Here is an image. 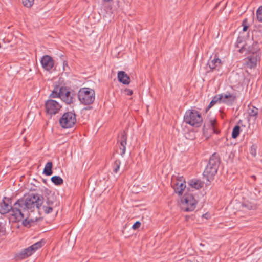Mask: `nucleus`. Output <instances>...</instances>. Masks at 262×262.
Returning a JSON list of instances; mask_svg holds the SVG:
<instances>
[{"mask_svg":"<svg viewBox=\"0 0 262 262\" xmlns=\"http://www.w3.org/2000/svg\"><path fill=\"white\" fill-rule=\"evenodd\" d=\"M182 202L184 206L183 209L185 211L189 212L193 211L197 204V201L192 194H186L182 199Z\"/></svg>","mask_w":262,"mask_h":262,"instance_id":"obj_6","label":"nucleus"},{"mask_svg":"<svg viewBox=\"0 0 262 262\" xmlns=\"http://www.w3.org/2000/svg\"><path fill=\"white\" fill-rule=\"evenodd\" d=\"M261 59V54L250 55L245 59V64L249 68H255Z\"/></svg>","mask_w":262,"mask_h":262,"instance_id":"obj_11","label":"nucleus"},{"mask_svg":"<svg viewBox=\"0 0 262 262\" xmlns=\"http://www.w3.org/2000/svg\"><path fill=\"white\" fill-rule=\"evenodd\" d=\"M1 209H0V213L2 214H5L7 213H10V214L14 217V219L15 221L16 220V214L17 213L16 211H14L13 209L14 208V205L13 206L9 205L8 203H6L5 201H3L1 204Z\"/></svg>","mask_w":262,"mask_h":262,"instance_id":"obj_12","label":"nucleus"},{"mask_svg":"<svg viewBox=\"0 0 262 262\" xmlns=\"http://www.w3.org/2000/svg\"><path fill=\"white\" fill-rule=\"evenodd\" d=\"M52 167H53L52 163L51 162H48L45 165L43 173L45 174H46V176H51L53 173V171L52 170Z\"/></svg>","mask_w":262,"mask_h":262,"instance_id":"obj_20","label":"nucleus"},{"mask_svg":"<svg viewBox=\"0 0 262 262\" xmlns=\"http://www.w3.org/2000/svg\"><path fill=\"white\" fill-rule=\"evenodd\" d=\"M124 92L126 95L128 96L132 95L133 94V91L128 89H125L124 90Z\"/></svg>","mask_w":262,"mask_h":262,"instance_id":"obj_36","label":"nucleus"},{"mask_svg":"<svg viewBox=\"0 0 262 262\" xmlns=\"http://www.w3.org/2000/svg\"><path fill=\"white\" fill-rule=\"evenodd\" d=\"M51 180L55 185H61L63 183V179L59 176H53Z\"/></svg>","mask_w":262,"mask_h":262,"instance_id":"obj_24","label":"nucleus"},{"mask_svg":"<svg viewBox=\"0 0 262 262\" xmlns=\"http://www.w3.org/2000/svg\"><path fill=\"white\" fill-rule=\"evenodd\" d=\"M42 209L44 212L47 214L50 213L53 211L52 206L43 205Z\"/></svg>","mask_w":262,"mask_h":262,"instance_id":"obj_31","label":"nucleus"},{"mask_svg":"<svg viewBox=\"0 0 262 262\" xmlns=\"http://www.w3.org/2000/svg\"><path fill=\"white\" fill-rule=\"evenodd\" d=\"M118 79L119 82L125 85L129 84L130 82L129 76L123 71L118 72Z\"/></svg>","mask_w":262,"mask_h":262,"instance_id":"obj_17","label":"nucleus"},{"mask_svg":"<svg viewBox=\"0 0 262 262\" xmlns=\"http://www.w3.org/2000/svg\"><path fill=\"white\" fill-rule=\"evenodd\" d=\"M33 253H34V252L32 248L29 246L21 250L20 252L19 255H17V258L21 259H25L31 256Z\"/></svg>","mask_w":262,"mask_h":262,"instance_id":"obj_18","label":"nucleus"},{"mask_svg":"<svg viewBox=\"0 0 262 262\" xmlns=\"http://www.w3.org/2000/svg\"><path fill=\"white\" fill-rule=\"evenodd\" d=\"M258 109L255 106L251 104L248 105V113L250 117H254V119H256L258 117Z\"/></svg>","mask_w":262,"mask_h":262,"instance_id":"obj_19","label":"nucleus"},{"mask_svg":"<svg viewBox=\"0 0 262 262\" xmlns=\"http://www.w3.org/2000/svg\"><path fill=\"white\" fill-rule=\"evenodd\" d=\"M60 98L67 104H71L74 102V99L71 95V93L69 89L65 86H61L60 89Z\"/></svg>","mask_w":262,"mask_h":262,"instance_id":"obj_10","label":"nucleus"},{"mask_svg":"<svg viewBox=\"0 0 262 262\" xmlns=\"http://www.w3.org/2000/svg\"><path fill=\"white\" fill-rule=\"evenodd\" d=\"M220 164V158L217 153L213 154L210 157L208 163L203 172V176L210 181L213 179L216 174Z\"/></svg>","mask_w":262,"mask_h":262,"instance_id":"obj_2","label":"nucleus"},{"mask_svg":"<svg viewBox=\"0 0 262 262\" xmlns=\"http://www.w3.org/2000/svg\"><path fill=\"white\" fill-rule=\"evenodd\" d=\"M78 98L82 104H91L95 99V91L89 88H81L78 92Z\"/></svg>","mask_w":262,"mask_h":262,"instance_id":"obj_4","label":"nucleus"},{"mask_svg":"<svg viewBox=\"0 0 262 262\" xmlns=\"http://www.w3.org/2000/svg\"><path fill=\"white\" fill-rule=\"evenodd\" d=\"M242 26L243 27V31L245 32L247 31L249 26L247 18L244 19L242 21Z\"/></svg>","mask_w":262,"mask_h":262,"instance_id":"obj_30","label":"nucleus"},{"mask_svg":"<svg viewBox=\"0 0 262 262\" xmlns=\"http://www.w3.org/2000/svg\"><path fill=\"white\" fill-rule=\"evenodd\" d=\"M23 224L25 226H27V225L29 224V222L27 220V219H25L23 222Z\"/></svg>","mask_w":262,"mask_h":262,"instance_id":"obj_40","label":"nucleus"},{"mask_svg":"<svg viewBox=\"0 0 262 262\" xmlns=\"http://www.w3.org/2000/svg\"><path fill=\"white\" fill-rule=\"evenodd\" d=\"M172 186L176 193H178L179 195H182L186 188L184 178L183 177H180L176 181L173 180Z\"/></svg>","mask_w":262,"mask_h":262,"instance_id":"obj_9","label":"nucleus"},{"mask_svg":"<svg viewBox=\"0 0 262 262\" xmlns=\"http://www.w3.org/2000/svg\"><path fill=\"white\" fill-rule=\"evenodd\" d=\"M254 190H255L254 193H255L256 196L257 195V193L259 194L260 192V191L259 190H258L257 189H256V188H255Z\"/></svg>","mask_w":262,"mask_h":262,"instance_id":"obj_41","label":"nucleus"},{"mask_svg":"<svg viewBox=\"0 0 262 262\" xmlns=\"http://www.w3.org/2000/svg\"><path fill=\"white\" fill-rule=\"evenodd\" d=\"M222 95H216L213 97L211 101L209 103L208 106L207 110L210 109L212 107L214 104H215L217 102H221V99H222Z\"/></svg>","mask_w":262,"mask_h":262,"instance_id":"obj_21","label":"nucleus"},{"mask_svg":"<svg viewBox=\"0 0 262 262\" xmlns=\"http://www.w3.org/2000/svg\"><path fill=\"white\" fill-rule=\"evenodd\" d=\"M103 1L105 2H110L112 1V0H103Z\"/></svg>","mask_w":262,"mask_h":262,"instance_id":"obj_44","label":"nucleus"},{"mask_svg":"<svg viewBox=\"0 0 262 262\" xmlns=\"http://www.w3.org/2000/svg\"><path fill=\"white\" fill-rule=\"evenodd\" d=\"M44 243L45 242L41 240L33 244L32 245L30 246V247L32 248L33 250L35 252L37 249L40 248L43 246Z\"/></svg>","mask_w":262,"mask_h":262,"instance_id":"obj_27","label":"nucleus"},{"mask_svg":"<svg viewBox=\"0 0 262 262\" xmlns=\"http://www.w3.org/2000/svg\"><path fill=\"white\" fill-rule=\"evenodd\" d=\"M259 51L260 48L258 43L256 42H253L251 45L246 43L242 45L238 51L242 54L245 53V54L256 55L257 54H261Z\"/></svg>","mask_w":262,"mask_h":262,"instance_id":"obj_7","label":"nucleus"},{"mask_svg":"<svg viewBox=\"0 0 262 262\" xmlns=\"http://www.w3.org/2000/svg\"><path fill=\"white\" fill-rule=\"evenodd\" d=\"M141 226V223L139 222V221H137L136 222L134 225H133L132 226V228L134 229V230H137L138 229V228H139V227H140Z\"/></svg>","mask_w":262,"mask_h":262,"instance_id":"obj_35","label":"nucleus"},{"mask_svg":"<svg viewBox=\"0 0 262 262\" xmlns=\"http://www.w3.org/2000/svg\"><path fill=\"white\" fill-rule=\"evenodd\" d=\"M207 65L210 69V71H212L216 69H219L221 67L222 65V61L218 57H217L216 55H215L213 59H212V57H210V59L208 61Z\"/></svg>","mask_w":262,"mask_h":262,"instance_id":"obj_16","label":"nucleus"},{"mask_svg":"<svg viewBox=\"0 0 262 262\" xmlns=\"http://www.w3.org/2000/svg\"><path fill=\"white\" fill-rule=\"evenodd\" d=\"M243 42L242 38L240 37H238L236 41V46L237 47H239V44H241Z\"/></svg>","mask_w":262,"mask_h":262,"instance_id":"obj_38","label":"nucleus"},{"mask_svg":"<svg viewBox=\"0 0 262 262\" xmlns=\"http://www.w3.org/2000/svg\"><path fill=\"white\" fill-rule=\"evenodd\" d=\"M256 148L257 146L255 145H252L250 148V152L253 157L256 155Z\"/></svg>","mask_w":262,"mask_h":262,"instance_id":"obj_33","label":"nucleus"},{"mask_svg":"<svg viewBox=\"0 0 262 262\" xmlns=\"http://www.w3.org/2000/svg\"><path fill=\"white\" fill-rule=\"evenodd\" d=\"M46 203L47 205V206H52L54 204V202L53 201L51 200L49 198H47Z\"/></svg>","mask_w":262,"mask_h":262,"instance_id":"obj_37","label":"nucleus"},{"mask_svg":"<svg viewBox=\"0 0 262 262\" xmlns=\"http://www.w3.org/2000/svg\"><path fill=\"white\" fill-rule=\"evenodd\" d=\"M43 202V196L36 193H30L24 195L14 204V208L16 215V220L20 221L25 217V213L32 212L35 208L40 209Z\"/></svg>","mask_w":262,"mask_h":262,"instance_id":"obj_1","label":"nucleus"},{"mask_svg":"<svg viewBox=\"0 0 262 262\" xmlns=\"http://www.w3.org/2000/svg\"><path fill=\"white\" fill-rule=\"evenodd\" d=\"M120 164L121 161L119 159L116 160L114 162L113 164V170L114 173H117L119 171Z\"/></svg>","mask_w":262,"mask_h":262,"instance_id":"obj_26","label":"nucleus"},{"mask_svg":"<svg viewBox=\"0 0 262 262\" xmlns=\"http://www.w3.org/2000/svg\"><path fill=\"white\" fill-rule=\"evenodd\" d=\"M210 125L212 127L214 132L215 133H218V132L216 131L215 128V125L216 124V120H214H214H210Z\"/></svg>","mask_w":262,"mask_h":262,"instance_id":"obj_34","label":"nucleus"},{"mask_svg":"<svg viewBox=\"0 0 262 262\" xmlns=\"http://www.w3.org/2000/svg\"><path fill=\"white\" fill-rule=\"evenodd\" d=\"M34 0H22L23 4L27 7H30L34 3Z\"/></svg>","mask_w":262,"mask_h":262,"instance_id":"obj_29","label":"nucleus"},{"mask_svg":"<svg viewBox=\"0 0 262 262\" xmlns=\"http://www.w3.org/2000/svg\"><path fill=\"white\" fill-rule=\"evenodd\" d=\"M45 107L47 114L55 115L61 108V105L56 100L50 99L46 101Z\"/></svg>","mask_w":262,"mask_h":262,"instance_id":"obj_8","label":"nucleus"},{"mask_svg":"<svg viewBox=\"0 0 262 262\" xmlns=\"http://www.w3.org/2000/svg\"><path fill=\"white\" fill-rule=\"evenodd\" d=\"M251 178H253L254 180H255L256 179V177L254 175L251 176Z\"/></svg>","mask_w":262,"mask_h":262,"instance_id":"obj_43","label":"nucleus"},{"mask_svg":"<svg viewBox=\"0 0 262 262\" xmlns=\"http://www.w3.org/2000/svg\"><path fill=\"white\" fill-rule=\"evenodd\" d=\"M209 215V214H208L207 213H206V214L203 215V217H205L206 219H208Z\"/></svg>","mask_w":262,"mask_h":262,"instance_id":"obj_42","label":"nucleus"},{"mask_svg":"<svg viewBox=\"0 0 262 262\" xmlns=\"http://www.w3.org/2000/svg\"><path fill=\"white\" fill-rule=\"evenodd\" d=\"M76 122V115L72 112H68L64 113L59 119L60 124L64 128L72 127Z\"/></svg>","mask_w":262,"mask_h":262,"instance_id":"obj_5","label":"nucleus"},{"mask_svg":"<svg viewBox=\"0 0 262 262\" xmlns=\"http://www.w3.org/2000/svg\"><path fill=\"white\" fill-rule=\"evenodd\" d=\"M242 208L245 210H254L256 208V206L254 203L248 201L244 202L242 204Z\"/></svg>","mask_w":262,"mask_h":262,"instance_id":"obj_22","label":"nucleus"},{"mask_svg":"<svg viewBox=\"0 0 262 262\" xmlns=\"http://www.w3.org/2000/svg\"><path fill=\"white\" fill-rule=\"evenodd\" d=\"M127 138V134L125 131L121 132L118 136V142L119 143L120 155L122 156L125 152Z\"/></svg>","mask_w":262,"mask_h":262,"instance_id":"obj_14","label":"nucleus"},{"mask_svg":"<svg viewBox=\"0 0 262 262\" xmlns=\"http://www.w3.org/2000/svg\"><path fill=\"white\" fill-rule=\"evenodd\" d=\"M60 92H56V91H52L51 94L49 95V97L51 98H60Z\"/></svg>","mask_w":262,"mask_h":262,"instance_id":"obj_32","label":"nucleus"},{"mask_svg":"<svg viewBox=\"0 0 262 262\" xmlns=\"http://www.w3.org/2000/svg\"><path fill=\"white\" fill-rule=\"evenodd\" d=\"M184 122L192 126L199 127L203 122L201 113L195 110H188L185 113Z\"/></svg>","mask_w":262,"mask_h":262,"instance_id":"obj_3","label":"nucleus"},{"mask_svg":"<svg viewBox=\"0 0 262 262\" xmlns=\"http://www.w3.org/2000/svg\"><path fill=\"white\" fill-rule=\"evenodd\" d=\"M256 16L257 20L262 22V6L259 7L256 12Z\"/></svg>","mask_w":262,"mask_h":262,"instance_id":"obj_28","label":"nucleus"},{"mask_svg":"<svg viewBox=\"0 0 262 262\" xmlns=\"http://www.w3.org/2000/svg\"><path fill=\"white\" fill-rule=\"evenodd\" d=\"M189 185L193 188L199 189L203 186V183L200 180H191Z\"/></svg>","mask_w":262,"mask_h":262,"instance_id":"obj_23","label":"nucleus"},{"mask_svg":"<svg viewBox=\"0 0 262 262\" xmlns=\"http://www.w3.org/2000/svg\"><path fill=\"white\" fill-rule=\"evenodd\" d=\"M241 127L238 125H236L234 127L232 132V137L233 139H236L239 134Z\"/></svg>","mask_w":262,"mask_h":262,"instance_id":"obj_25","label":"nucleus"},{"mask_svg":"<svg viewBox=\"0 0 262 262\" xmlns=\"http://www.w3.org/2000/svg\"><path fill=\"white\" fill-rule=\"evenodd\" d=\"M60 88L61 86H59L58 85H55L53 91H56V92H60Z\"/></svg>","mask_w":262,"mask_h":262,"instance_id":"obj_39","label":"nucleus"},{"mask_svg":"<svg viewBox=\"0 0 262 262\" xmlns=\"http://www.w3.org/2000/svg\"><path fill=\"white\" fill-rule=\"evenodd\" d=\"M222 99L221 102L225 103L228 105H232L236 99L235 94H231L229 92H227L225 94H222Z\"/></svg>","mask_w":262,"mask_h":262,"instance_id":"obj_15","label":"nucleus"},{"mask_svg":"<svg viewBox=\"0 0 262 262\" xmlns=\"http://www.w3.org/2000/svg\"><path fill=\"white\" fill-rule=\"evenodd\" d=\"M40 62L42 68L47 71H49L54 67V61L49 55L43 56L40 60Z\"/></svg>","mask_w":262,"mask_h":262,"instance_id":"obj_13","label":"nucleus"}]
</instances>
